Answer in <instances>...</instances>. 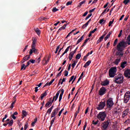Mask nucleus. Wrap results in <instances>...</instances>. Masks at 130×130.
<instances>
[{"label": "nucleus", "instance_id": "nucleus-1", "mask_svg": "<svg viewBox=\"0 0 130 130\" xmlns=\"http://www.w3.org/2000/svg\"><path fill=\"white\" fill-rule=\"evenodd\" d=\"M114 82L116 84H121L123 83V76L122 74H119L114 77Z\"/></svg>", "mask_w": 130, "mask_h": 130}, {"label": "nucleus", "instance_id": "nucleus-2", "mask_svg": "<svg viewBox=\"0 0 130 130\" xmlns=\"http://www.w3.org/2000/svg\"><path fill=\"white\" fill-rule=\"evenodd\" d=\"M125 45H126V43L124 41L120 42L117 46V49L118 51H122L123 48L126 47Z\"/></svg>", "mask_w": 130, "mask_h": 130}, {"label": "nucleus", "instance_id": "nucleus-3", "mask_svg": "<svg viewBox=\"0 0 130 130\" xmlns=\"http://www.w3.org/2000/svg\"><path fill=\"white\" fill-rule=\"evenodd\" d=\"M116 72H117V69L116 67H113L110 69L109 71V76L110 78H113L116 75Z\"/></svg>", "mask_w": 130, "mask_h": 130}, {"label": "nucleus", "instance_id": "nucleus-4", "mask_svg": "<svg viewBox=\"0 0 130 130\" xmlns=\"http://www.w3.org/2000/svg\"><path fill=\"white\" fill-rule=\"evenodd\" d=\"M97 118L99 120L104 121V120H105V118H106V113H105V112H101L98 115Z\"/></svg>", "mask_w": 130, "mask_h": 130}, {"label": "nucleus", "instance_id": "nucleus-5", "mask_svg": "<svg viewBox=\"0 0 130 130\" xmlns=\"http://www.w3.org/2000/svg\"><path fill=\"white\" fill-rule=\"evenodd\" d=\"M106 105V101H104L103 102H101L98 106L96 107V109L98 110H102V109H104V107H105Z\"/></svg>", "mask_w": 130, "mask_h": 130}, {"label": "nucleus", "instance_id": "nucleus-6", "mask_svg": "<svg viewBox=\"0 0 130 130\" xmlns=\"http://www.w3.org/2000/svg\"><path fill=\"white\" fill-rule=\"evenodd\" d=\"M129 98H130V92L127 91L124 95L123 102L124 103H127L128 101H129Z\"/></svg>", "mask_w": 130, "mask_h": 130}, {"label": "nucleus", "instance_id": "nucleus-7", "mask_svg": "<svg viewBox=\"0 0 130 130\" xmlns=\"http://www.w3.org/2000/svg\"><path fill=\"white\" fill-rule=\"evenodd\" d=\"M114 105V103H113V100L112 98H110L107 101V106L108 108H111Z\"/></svg>", "mask_w": 130, "mask_h": 130}, {"label": "nucleus", "instance_id": "nucleus-8", "mask_svg": "<svg viewBox=\"0 0 130 130\" xmlns=\"http://www.w3.org/2000/svg\"><path fill=\"white\" fill-rule=\"evenodd\" d=\"M59 109H60L59 108L57 107L54 110H53V111H52V112L51 113V118H52V117H55V115H56V114H57V113H58V112L59 111Z\"/></svg>", "mask_w": 130, "mask_h": 130}, {"label": "nucleus", "instance_id": "nucleus-9", "mask_svg": "<svg viewBox=\"0 0 130 130\" xmlns=\"http://www.w3.org/2000/svg\"><path fill=\"white\" fill-rule=\"evenodd\" d=\"M129 111V109L128 108L126 109L125 110H124L122 113V118H125V117H126L128 114V112Z\"/></svg>", "mask_w": 130, "mask_h": 130}, {"label": "nucleus", "instance_id": "nucleus-10", "mask_svg": "<svg viewBox=\"0 0 130 130\" xmlns=\"http://www.w3.org/2000/svg\"><path fill=\"white\" fill-rule=\"evenodd\" d=\"M54 99H55V96H53V100H52V99L50 98V101L48 102L46 104V105H45L46 107H50V106H51L52 103H53V101H54Z\"/></svg>", "mask_w": 130, "mask_h": 130}, {"label": "nucleus", "instance_id": "nucleus-11", "mask_svg": "<svg viewBox=\"0 0 130 130\" xmlns=\"http://www.w3.org/2000/svg\"><path fill=\"white\" fill-rule=\"evenodd\" d=\"M33 52L36 54H38V50L36 49V47H31V49L29 51V55H31Z\"/></svg>", "mask_w": 130, "mask_h": 130}, {"label": "nucleus", "instance_id": "nucleus-12", "mask_svg": "<svg viewBox=\"0 0 130 130\" xmlns=\"http://www.w3.org/2000/svg\"><path fill=\"white\" fill-rule=\"evenodd\" d=\"M109 125V123L108 121L104 122L102 124V127H103V130H106L107 129V127H108V126Z\"/></svg>", "mask_w": 130, "mask_h": 130}, {"label": "nucleus", "instance_id": "nucleus-13", "mask_svg": "<svg viewBox=\"0 0 130 130\" xmlns=\"http://www.w3.org/2000/svg\"><path fill=\"white\" fill-rule=\"evenodd\" d=\"M106 93V89L105 87H102L99 91V94L101 96L104 95Z\"/></svg>", "mask_w": 130, "mask_h": 130}, {"label": "nucleus", "instance_id": "nucleus-14", "mask_svg": "<svg viewBox=\"0 0 130 130\" xmlns=\"http://www.w3.org/2000/svg\"><path fill=\"white\" fill-rule=\"evenodd\" d=\"M122 112V110L120 108L115 109L114 110V113H115V114H118V115L121 114Z\"/></svg>", "mask_w": 130, "mask_h": 130}, {"label": "nucleus", "instance_id": "nucleus-15", "mask_svg": "<svg viewBox=\"0 0 130 130\" xmlns=\"http://www.w3.org/2000/svg\"><path fill=\"white\" fill-rule=\"evenodd\" d=\"M124 76L127 79H130V70H127L124 72Z\"/></svg>", "mask_w": 130, "mask_h": 130}, {"label": "nucleus", "instance_id": "nucleus-16", "mask_svg": "<svg viewBox=\"0 0 130 130\" xmlns=\"http://www.w3.org/2000/svg\"><path fill=\"white\" fill-rule=\"evenodd\" d=\"M101 85H102V86H107L109 85V80L108 79L105 80L101 82Z\"/></svg>", "mask_w": 130, "mask_h": 130}, {"label": "nucleus", "instance_id": "nucleus-17", "mask_svg": "<svg viewBox=\"0 0 130 130\" xmlns=\"http://www.w3.org/2000/svg\"><path fill=\"white\" fill-rule=\"evenodd\" d=\"M32 44L31 45V47H36V42H37V39L36 38H32Z\"/></svg>", "mask_w": 130, "mask_h": 130}, {"label": "nucleus", "instance_id": "nucleus-18", "mask_svg": "<svg viewBox=\"0 0 130 130\" xmlns=\"http://www.w3.org/2000/svg\"><path fill=\"white\" fill-rule=\"evenodd\" d=\"M127 66V62L126 61H124L121 62V69H124Z\"/></svg>", "mask_w": 130, "mask_h": 130}, {"label": "nucleus", "instance_id": "nucleus-19", "mask_svg": "<svg viewBox=\"0 0 130 130\" xmlns=\"http://www.w3.org/2000/svg\"><path fill=\"white\" fill-rule=\"evenodd\" d=\"M106 35V34L103 35L102 36H101L99 39L97 41L96 43L98 44L100 43L102 41H103V39H104V37H105V36Z\"/></svg>", "mask_w": 130, "mask_h": 130}, {"label": "nucleus", "instance_id": "nucleus-20", "mask_svg": "<svg viewBox=\"0 0 130 130\" xmlns=\"http://www.w3.org/2000/svg\"><path fill=\"white\" fill-rule=\"evenodd\" d=\"M30 55H26L25 57H23V60L21 61L22 63H24L25 61H27L28 59H30Z\"/></svg>", "mask_w": 130, "mask_h": 130}, {"label": "nucleus", "instance_id": "nucleus-21", "mask_svg": "<svg viewBox=\"0 0 130 130\" xmlns=\"http://www.w3.org/2000/svg\"><path fill=\"white\" fill-rule=\"evenodd\" d=\"M71 47V46H68L67 49L65 50L64 52L63 53V54L61 55V56H60V57H62V56H63V55H64V54H66V53H67L69 50H70V48Z\"/></svg>", "mask_w": 130, "mask_h": 130}, {"label": "nucleus", "instance_id": "nucleus-22", "mask_svg": "<svg viewBox=\"0 0 130 130\" xmlns=\"http://www.w3.org/2000/svg\"><path fill=\"white\" fill-rule=\"evenodd\" d=\"M52 109H53V106H52L47 110L46 114H47V113L48 114H50V113H51V111H52Z\"/></svg>", "mask_w": 130, "mask_h": 130}, {"label": "nucleus", "instance_id": "nucleus-23", "mask_svg": "<svg viewBox=\"0 0 130 130\" xmlns=\"http://www.w3.org/2000/svg\"><path fill=\"white\" fill-rule=\"evenodd\" d=\"M54 79H52L50 82H48L46 84H45V85L44 86V87H46L47 86H50V85H51V84H52L53 83V82H54Z\"/></svg>", "mask_w": 130, "mask_h": 130}, {"label": "nucleus", "instance_id": "nucleus-24", "mask_svg": "<svg viewBox=\"0 0 130 130\" xmlns=\"http://www.w3.org/2000/svg\"><path fill=\"white\" fill-rule=\"evenodd\" d=\"M74 78H75V76H72L70 78V80H69V83H71L73 81L72 84H73L74 82H75V81L76 80V77L74 79Z\"/></svg>", "mask_w": 130, "mask_h": 130}, {"label": "nucleus", "instance_id": "nucleus-25", "mask_svg": "<svg viewBox=\"0 0 130 130\" xmlns=\"http://www.w3.org/2000/svg\"><path fill=\"white\" fill-rule=\"evenodd\" d=\"M67 24H64L62 26H61L58 30V32H59L61 30H65L66 27H67Z\"/></svg>", "mask_w": 130, "mask_h": 130}, {"label": "nucleus", "instance_id": "nucleus-26", "mask_svg": "<svg viewBox=\"0 0 130 130\" xmlns=\"http://www.w3.org/2000/svg\"><path fill=\"white\" fill-rule=\"evenodd\" d=\"M22 115H23V117L22 118H24V117L27 116V115H28V112H27V111H25V110H22Z\"/></svg>", "mask_w": 130, "mask_h": 130}, {"label": "nucleus", "instance_id": "nucleus-27", "mask_svg": "<svg viewBox=\"0 0 130 130\" xmlns=\"http://www.w3.org/2000/svg\"><path fill=\"white\" fill-rule=\"evenodd\" d=\"M75 54H73V53H72V52H71L69 54V58L70 60H72V59H73V57H74V55Z\"/></svg>", "mask_w": 130, "mask_h": 130}, {"label": "nucleus", "instance_id": "nucleus-28", "mask_svg": "<svg viewBox=\"0 0 130 130\" xmlns=\"http://www.w3.org/2000/svg\"><path fill=\"white\" fill-rule=\"evenodd\" d=\"M112 34V31H110L108 34L107 35V36L105 38V41H106V40H107V39H108V38H109V37H110V35Z\"/></svg>", "mask_w": 130, "mask_h": 130}, {"label": "nucleus", "instance_id": "nucleus-29", "mask_svg": "<svg viewBox=\"0 0 130 130\" xmlns=\"http://www.w3.org/2000/svg\"><path fill=\"white\" fill-rule=\"evenodd\" d=\"M59 93H60V91H58L56 94V95L54 96V97H55V101H56V100H57V98H58V96H59Z\"/></svg>", "mask_w": 130, "mask_h": 130}, {"label": "nucleus", "instance_id": "nucleus-30", "mask_svg": "<svg viewBox=\"0 0 130 130\" xmlns=\"http://www.w3.org/2000/svg\"><path fill=\"white\" fill-rule=\"evenodd\" d=\"M47 95V92L45 91L44 93H42L41 96V100H43V98H44L45 96Z\"/></svg>", "mask_w": 130, "mask_h": 130}, {"label": "nucleus", "instance_id": "nucleus-31", "mask_svg": "<svg viewBox=\"0 0 130 130\" xmlns=\"http://www.w3.org/2000/svg\"><path fill=\"white\" fill-rule=\"evenodd\" d=\"M90 63H91V60H89L86 62V63L83 66L84 68H87L88 66H90Z\"/></svg>", "mask_w": 130, "mask_h": 130}, {"label": "nucleus", "instance_id": "nucleus-32", "mask_svg": "<svg viewBox=\"0 0 130 130\" xmlns=\"http://www.w3.org/2000/svg\"><path fill=\"white\" fill-rule=\"evenodd\" d=\"M14 124V120H11L10 122L7 123V124H8V126H12L13 124Z\"/></svg>", "mask_w": 130, "mask_h": 130}, {"label": "nucleus", "instance_id": "nucleus-33", "mask_svg": "<svg viewBox=\"0 0 130 130\" xmlns=\"http://www.w3.org/2000/svg\"><path fill=\"white\" fill-rule=\"evenodd\" d=\"M35 32H36L38 35H40L41 31H40V29H39V28H37V29H35Z\"/></svg>", "mask_w": 130, "mask_h": 130}, {"label": "nucleus", "instance_id": "nucleus-34", "mask_svg": "<svg viewBox=\"0 0 130 130\" xmlns=\"http://www.w3.org/2000/svg\"><path fill=\"white\" fill-rule=\"evenodd\" d=\"M119 62H120V58L116 59L114 61V63L116 66H117Z\"/></svg>", "mask_w": 130, "mask_h": 130}, {"label": "nucleus", "instance_id": "nucleus-35", "mask_svg": "<svg viewBox=\"0 0 130 130\" xmlns=\"http://www.w3.org/2000/svg\"><path fill=\"white\" fill-rule=\"evenodd\" d=\"M89 38L86 39L85 41V42H84V43L83 44V45H82L81 47H84V46H85V45L87 44V42H88V41H89Z\"/></svg>", "mask_w": 130, "mask_h": 130}, {"label": "nucleus", "instance_id": "nucleus-36", "mask_svg": "<svg viewBox=\"0 0 130 130\" xmlns=\"http://www.w3.org/2000/svg\"><path fill=\"white\" fill-rule=\"evenodd\" d=\"M54 120H55V117L53 118L51 121V122H50L51 125L50 126V128L51 126H52V124H53V122H54Z\"/></svg>", "mask_w": 130, "mask_h": 130}, {"label": "nucleus", "instance_id": "nucleus-37", "mask_svg": "<svg viewBox=\"0 0 130 130\" xmlns=\"http://www.w3.org/2000/svg\"><path fill=\"white\" fill-rule=\"evenodd\" d=\"M83 76H84V72H82L81 73V76H80L79 78L78 79L77 83H79V82H80V81H81V79H82V77H83Z\"/></svg>", "mask_w": 130, "mask_h": 130}, {"label": "nucleus", "instance_id": "nucleus-38", "mask_svg": "<svg viewBox=\"0 0 130 130\" xmlns=\"http://www.w3.org/2000/svg\"><path fill=\"white\" fill-rule=\"evenodd\" d=\"M81 56H82L81 54H79V53L77 55H76V59H80V58H81Z\"/></svg>", "mask_w": 130, "mask_h": 130}, {"label": "nucleus", "instance_id": "nucleus-39", "mask_svg": "<svg viewBox=\"0 0 130 130\" xmlns=\"http://www.w3.org/2000/svg\"><path fill=\"white\" fill-rule=\"evenodd\" d=\"M127 42L128 45H130V35L127 38Z\"/></svg>", "mask_w": 130, "mask_h": 130}, {"label": "nucleus", "instance_id": "nucleus-40", "mask_svg": "<svg viewBox=\"0 0 130 130\" xmlns=\"http://www.w3.org/2000/svg\"><path fill=\"white\" fill-rule=\"evenodd\" d=\"M77 62H78L76 61H74V62L73 63H72V67L73 69L75 68V67H76V64H77Z\"/></svg>", "mask_w": 130, "mask_h": 130}, {"label": "nucleus", "instance_id": "nucleus-41", "mask_svg": "<svg viewBox=\"0 0 130 130\" xmlns=\"http://www.w3.org/2000/svg\"><path fill=\"white\" fill-rule=\"evenodd\" d=\"M63 110H64V109L62 108L59 112V113L58 114V116H60V115H61V113H62V111H63Z\"/></svg>", "mask_w": 130, "mask_h": 130}, {"label": "nucleus", "instance_id": "nucleus-42", "mask_svg": "<svg viewBox=\"0 0 130 130\" xmlns=\"http://www.w3.org/2000/svg\"><path fill=\"white\" fill-rule=\"evenodd\" d=\"M28 122H26L25 123V125H24V130H26L27 128H28Z\"/></svg>", "mask_w": 130, "mask_h": 130}, {"label": "nucleus", "instance_id": "nucleus-43", "mask_svg": "<svg viewBox=\"0 0 130 130\" xmlns=\"http://www.w3.org/2000/svg\"><path fill=\"white\" fill-rule=\"evenodd\" d=\"M73 4V1H69L66 4V6H71Z\"/></svg>", "mask_w": 130, "mask_h": 130}, {"label": "nucleus", "instance_id": "nucleus-44", "mask_svg": "<svg viewBox=\"0 0 130 130\" xmlns=\"http://www.w3.org/2000/svg\"><path fill=\"white\" fill-rule=\"evenodd\" d=\"M57 11H58V9H57L56 8H53L52 9V12L53 13H55V12H57Z\"/></svg>", "mask_w": 130, "mask_h": 130}, {"label": "nucleus", "instance_id": "nucleus-45", "mask_svg": "<svg viewBox=\"0 0 130 130\" xmlns=\"http://www.w3.org/2000/svg\"><path fill=\"white\" fill-rule=\"evenodd\" d=\"M130 1L129 0H124L123 1V3L124 4V5H127V4H128V3H129Z\"/></svg>", "mask_w": 130, "mask_h": 130}, {"label": "nucleus", "instance_id": "nucleus-46", "mask_svg": "<svg viewBox=\"0 0 130 130\" xmlns=\"http://www.w3.org/2000/svg\"><path fill=\"white\" fill-rule=\"evenodd\" d=\"M118 41V39H116L114 42V44H113L114 46H115V45H116V44H117Z\"/></svg>", "mask_w": 130, "mask_h": 130}, {"label": "nucleus", "instance_id": "nucleus-47", "mask_svg": "<svg viewBox=\"0 0 130 130\" xmlns=\"http://www.w3.org/2000/svg\"><path fill=\"white\" fill-rule=\"evenodd\" d=\"M114 22V20L113 19L112 21H110L109 23V27H110V26H111V25H112L113 24V22Z\"/></svg>", "mask_w": 130, "mask_h": 130}, {"label": "nucleus", "instance_id": "nucleus-48", "mask_svg": "<svg viewBox=\"0 0 130 130\" xmlns=\"http://www.w3.org/2000/svg\"><path fill=\"white\" fill-rule=\"evenodd\" d=\"M88 22H86L85 24H84L83 26H82V28L83 29H85V28H86V27H87V26H88Z\"/></svg>", "mask_w": 130, "mask_h": 130}, {"label": "nucleus", "instance_id": "nucleus-49", "mask_svg": "<svg viewBox=\"0 0 130 130\" xmlns=\"http://www.w3.org/2000/svg\"><path fill=\"white\" fill-rule=\"evenodd\" d=\"M106 11L107 12H109V9H107V8H106V9H105L104 11L102 12V15H103L106 12Z\"/></svg>", "mask_w": 130, "mask_h": 130}, {"label": "nucleus", "instance_id": "nucleus-50", "mask_svg": "<svg viewBox=\"0 0 130 130\" xmlns=\"http://www.w3.org/2000/svg\"><path fill=\"white\" fill-rule=\"evenodd\" d=\"M68 75H69V71L65 70L64 71V76L65 77H68Z\"/></svg>", "mask_w": 130, "mask_h": 130}, {"label": "nucleus", "instance_id": "nucleus-51", "mask_svg": "<svg viewBox=\"0 0 130 130\" xmlns=\"http://www.w3.org/2000/svg\"><path fill=\"white\" fill-rule=\"evenodd\" d=\"M85 3H86V1H82L81 2H80L79 3L80 7H81V6H82V5H84V4H85Z\"/></svg>", "mask_w": 130, "mask_h": 130}, {"label": "nucleus", "instance_id": "nucleus-52", "mask_svg": "<svg viewBox=\"0 0 130 130\" xmlns=\"http://www.w3.org/2000/svg\"><path fill=\"white\" fill-rule=\"evenodd\" d=\"M49 59H50V57L48 56V59L47 60H45V64H47L48 62H49Z\"/></svg>", "mask_w": 130, "mask_h": 130}, {"label": "nucleus", "instance_id": "nucleus-53", "mask_svg": "<svg viewBox=\"0 0 130 130\" xmlns=\"http://www.w3.org/2000/svg\"><path fill=\"white\" fill-rule=\"evenodd\" d=\"M63 71V70H61V71H60V72L59 73H58L57 74V77H59L60 76H61V73H62V71Z\"/></svg>", "mask_w": 130, "mask_h": 130}, {"label": "nucleus", "instance_id": "nucleus-54", "mask_svg": "<svg viewBox=\"0 0 130 130\" xmlns=\"http://www.w3.org/2000/svg\"><path fill=\"white\" fill-rule=\"evenodd\" d=\"M103 22L104 23H105V20H104V19H102L101 20H100V22H99L100 24H102V23Z\"/></svg>", "mask_w": 130, "mask_h": 130}, {"label": "nucleus", "instance_id": "nucleus-55", "mask_svg": "<svg viewBox=\"0 0 130 130\" xmlns=\"http://www.w3.org/2000/svg\"><path fill=\"white\" fill-rule=\"evenodd\" d=\"M99 122V121L97 120L96 122H95V121H92V124H94V125H96V124H98V122Z\"/></svg>", "mask_w": 130, "mask_h": 130}, {"label": "nucleus", "instance_id": "nucleus-56", "mask_svg": "<svg viewBox=\"0 0 130 130\" xmlns=\"http://www.w3.org/2000/svg\"><path fill=\"white\" fill-rule=\"evenodd\" d=\"M23 69H24V70H26V67H25V64H22L21 65V70H23Z\"/></svg>", "mask_w": 130, "mask_h": 130}, {"label": "nucleus", "instance_id": "nucleus-57", "mask_svg": "<svg viewBox=\"0 0 130 130\" xmlns=\"http://www.w3.org/2000/svg\"><path fill=\"white\" fill-rule=\"evenodd\" d=\"M61 99H62V95L60 94L59 96V102H60V101H61Z\"/></svg>", "mask_w": 130, "mask_h": 130}, {"label": "nucleus", "instance_id": "nucleus-58", "mask_svg": "<svg viewBox=\"0 0 130 130\" xmlns=\"http://www.w3.org/2000/svg\"><path fill=\"white\" fill-rule=\"evenodd\" d=\"M59 47H60L59 45L57 47V48H56V51L55 52V53H57V51H58V49H59Z\"/></svg>", "mask_w": 130, "mask_h": 130}, {"label": "nucleus", "instance_id": "nucleus-59", "mask_svg": "<svg viewBox=\"0 0 130 130\" xmlns=\"http://www.w3.org/2000/svg\"><path fill=\"white\" fill-rule=\"evenodd\" d=\"M97 30V28H94L93 30L91 31L90 32L93 34V33H95L96 31Z\"/></svg>", "mask_w": 130, "mask_h": 130}, {"label": "nucleus", "instance_id": "nucleus-60", "mask_svg": "<svg viewBox=\"0 0 130 130\" xmlns=\"http://www.w3.org/2000/svg\"><path fill=\"white\" fill-rule=\"evenodd\" d=\"M60 92H61V93H60V95H63V93L64 92V90H63V89H61L60 90Z\"/></svg>", "mask_w": 130, "mask_h": 130}, {"label": "nucleus", "instance_id": "nucleus-61", "mask_svg": "<svg viewBox=\"0 0 130 130\" xmlns=\"http://www.w3.org/2000/svg\"><path fill=\"white\" fill-rule=\"evenodd\" d=\"M122 34V30H121L120 31V33H119V34L118 35V37H121V35Z\"/></svg>", "mask_w": 130, "mask_h": 130}, {"label": "nucleus", "instance_id": "nucleus-62", "mask_svg": "<svg viewBox=\"0 0 130 130\" xmlns=\"http://www.w3.org/2000/svg\"><path fill=\"white\" fill-rule=\"evenodd\" d=\"M35 61H36V60H34V59H30V60H29V62H31V63H35Z\"/></svg>", "mask_w": 130, "mask_h": 130}, {"label": "nucleus", "instance_id": "nucleus-63", "mask_svg": "<svg viewBox=\"0 0 130 130\" xmlns=\"http://www.w3.org/2000/svg\"><path fill=\"white\" fill-rule=\"evenodd\" d=\"M87 57H88V56H87V55H86L83 58V60H84V61H87Z\"/></svg>", "mask_w": 130, "mask_h": 130}, {"label": "nucleus", "instance_id": "nucleus-64", "mask_svg": "<svg viewBox=\"0 0 130 130\" xmlns=\"http://www.w3.org/2000/svg\"><path fill=\"white\" fill-rule=\"evenodd\" d=\"M82 40L81 39H79L77 41L76 44H79L80 43V42H82Z\"/></svg>", "mask_w": 130, "mask_h": 130}]
</instances>
